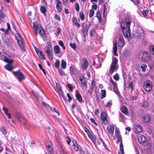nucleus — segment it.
Segmentation results:
<instances>
[{
  "mask_svg": "<svg viewBox=\"0 0 154 154\" xmlns=\"http://www.w3.org/2000/svg\"><path fill=\"white\" fill-rule=\"evenodd\" d=\"M32 28L33 32L36 36L37 35V31H38L40 36L43 38H44L45 34L43 28L40 24L36 22H34Z\"/></svg>",
  "mask_w": 154,
  "mask_h": 154,
  "instance_id": "f257e3e1",
  "label": "nucleus"
},
{
  "mask_svg": "<svg viewBox=\"0 0 154 154\" xmlns=\"http://www.w3.org/2000/svg\"><path fill=\"white\" fill-rule=\"evenodd\" d=\"M118 62L117 59L116 58L113 57L112 63L110 66L109 71V73L111 74L114 72L116 71L118 69L117 68H118V66H117Z\"/></svg>",
  "mask_w": 154,
  "mask_h": 154,
  "instance_id": "f03ea898",
  "label": "nucleus"
},
{
  "mask_svg": "<svg viewBox=\"0 0 154 154\" xmlns=\"http://www.w3.org/2000/svg\"><path fill=\"white\" fill-rule=\"evenodd\" d=\"M130 26H126L125 25L123 27L121 24V28L123 34L125 37L127 38H129L131 35Z\"/></svg>",
  "mask_w": 154,
  "mask_h": 154,
  "instance_id": "7ed1b4c3",
  "label": "nucleus"
},
{
  "mask_svg": "<svg viewBox=\"0 0 154 154\" xmlns=\"http://www.w3.org/2000/svg\"><path fill=\"white\" fill-rule=\"evenodd\" d=\"M15 37L17 42L19 45L21 50L24 51H25L24 44L20 38V35L18 33H17L15 35Z\"/></svg>",
  "mask_w": 154,
  "mask_h": 154,
  "instance_id": "20e7f679",
  "label": "nucleus"
},
{
  "mask_svg": "<svg viewBox=\"0 0 154 154\" xmlns=\"http://www.w3.org/2000/svg\"><path fill=\"white\" fill-rule=\"evenodd\" d=\"M13 74L19 81L20 82L25 79L24 75L19 69L16 71H13Z\"/></svg>",
  "mask_w": 154,
  "mask_h": 154,
  "instance_id": "39448f33",
  "label": "nucleus"
},
{
  "mask_svg": "<svg viewBox=\"0 0 154 154\" xmlns=\"http://www.w3.org/2000/svg\"><path fill=\"white\" fill-rule=\"evenodd\" d=\"M143 88L146 91H149L152 88V83L149 80H147L145 82Z\"/></svg>",
  "mask_w": 154,
  "mask_h": 154,
  "instance_id": "423d86ee",
  "label": "nucleus"
},
{
  "mask_svg": "<svg viewBox=\"0 0 154 154\" xmlns=\"http://www.w3.org/2000/svg\"><path fill=\"white\" fill-rule=\"evenodd\" d=\"M131 23V21L130 19L128 17H126L122 20L121 24L124 27L125 25L126 26H130Z\"/></svg>",
  "mask_w": 154,
  "mask_h": 154,
  "instance_id": "0eeeda50",
  "label": "nucleus"
},
{
  "mask_svg": "<svg viewBox=\"0 0 154 154\" xmlns=\"http://www.w3.org/2000/svg\"><path fill=\"white\" fill-rule=\"evenodd\" d=\"M131 23V21L130 19L128 17H126L122 20L121 24L124 27L125 25L126 26H130Z\"/></svg>",
  "mask_w": 154,
  "mask_h": 154,
  "instance_id": "6e6552de",
  "label": "nucleus"
},
{
  "mask_svg": "<svg viewBox=\"0 0 154 154\" xmlns=\"http://www.w3.org/2000/svg\"><path fill=\"white\" fill-rule=\"evenodd\" d=\"M151 60L150 56L147 52L143 53L142 57V60L143 61L147 62Z\"/></svg>",
  "mask_w": 154,
  "mask_h": 154,
  "instance_id": "1a4fd4ad",
  "label": "nucleus"
},
{
  "mask_svg": "<svg viewBox=\"0 0 154 154\" xmlns=\"http://www.w3.org/2000/svg\"><path fill=\"white\" fill-rule=\"evenodd\" d=\"M15 117L19 121L23 122V124L25 125L27 124V121L24 118L20 115L19 113H17L16 114Z\"/></svg>",
  "mask_w": 154,
  "mask_h": 154,
  "instance_id": "9d476101",
  "label": "nucleus"
},
{
  "mask_svg": "<svg viewBox=\"0 0 154 154\" xmlns=\"http://www.w3.org/2000/svg\"><path fill=\"white\" fill-rule=\"evenodd\" d=\"M134 130L136 133H139L141 132L142 128L140 125L135 124L134 125Z\"/></svg>",
  "mask_w": 154,
  "mask_h": 154,
  "instance_id": "9b49d317",
  "label": "nucleus"
},
{
  "mask_svg": "<svg viewBox=\"0 0 154 154\" xmlns=\"http://www.w3.org/2000/svg\"><path fill=\"white\" fill-rule=\"evenodd\" d=\"M118 45L119 47L122 48L124 45V41L123 36L120 35L118 40Z\"/></svg>",
  "mask_w": 154,
  "mask_h": 154,
  "instance_id": "f8f14e48",
  "label": "nucleus"
},
{
  "mask_svg": "<svg viewBox=\"0 0 154 154\" xmlns=\"http://www.w3.org/2000/svg\"><path fill=\"white\" fill-rule=\"evenodd\" d=\"M101 118L105 125L107 124L108 121L107 119V116L106 113L105 112L103 111L102 112Z\"/></svg>",
  "mask_w": 154,
  "mask_h": 154,
  "instance_id": "ddd939ff",
  "label": "nucleus"
},
{
  "mask_svg": "<svg viewBox=\"0 0 154 154\" xmlns=\"http://www.w3.org/2000/svg\"><path fill=\"white\" fill-rule=\"evenodd\" d=\"M137 139L139 142L140 144H142L145 142L146 139L143 135L139 134L137 136Z\"/></svg>",
  "mask_w": 154,
  "mask_h": 154,
  "instance_id": "4468645a",
  "label": "nucleus"
},
{
  "mask_svg": "<svg viewBox=\"0 0 154 154\" xmlns=\"http://www.w3.org/2000/svg\"><path fill=\"white\" fill-rule=\"evenodd\" d=\"M82 60L83 61V63L82 64V68L84 70L86 69L88 66V63L87 59L85 58H83Z\"/></svg>",
  "mask_w": 154,
  "mask_h": 154,
  "instance_id": "2eb2a0df",
  "label": "nucleus"
},
{
  "mask_svg": "<svg viewBox=\"0 0 154 154\" xmlns=\"http://www.w3.org/2000/svg\"><path fill=\"white\" fill-rule=\"evenodd\" d=\"M72 24L74 26H76L77 28H79L80 26V24L78 22L77 18L75 17H73L72 19Z\"/></svg>",
  "mask_w": 154,
  "mask_h": 154,
  "instance_id": "dca6fc26",
  "label": "nucleus"
},
{
  "mask_svg": "<svg viewBox=\"0 0 154 154\" xmlns=\"http://www.w3.org/2000/svg\"><path fill=\"white\" fill-rule=\"evenodd\" d=\"M84 24L85 23H83L82 26V27H83L82 32L84 34V37L85 38L88 34V29H87V25H86L85 26L83 27V26Z\"/></svg>",
  "mask_w": 154,
  "mask_h": 154,
  "instance_id": "f3484780",
  "label": "nucleus"
},
{
  "mask_svg": "<svg viewBox=\"0 0 154 154\" xmlns=\"http://www.w3.org/2000/svg\"><path fill=\"white\" fill-rule=\"evenodd\" d=\"M122 138L121 137H118L117 139V141H120V149L121 151L122 154H124V151L123 150V145L122 142Z\"/></svg>",
  "mask_w": 154,
  "mask_h": 154,
  "instance_id": "a211bd4d",
  "label": "nucleus"
},
{
  "mask_svg": "<svg viewBox=\"0 0 154 154\" xmlns=\"http://www.w3.org/2000/svg\"><path fill=\"white\" fill-rule=\"evenodd\" d=\"M114 130V126L113 125H111L109 127L107 128V130L108 132L111 134H113Z\"/></svg>",
  "mask_w": 154,
  "mask_h": 154,
  "instance_id": "6ab92c4d",
  "label": "nucleus"
},
{
  "mask_svg": "<svg viewBox=\"0 0 154 154\" xmlns=\"http://www.w3.org/2000/svg\"><path fill=\"white\" fill-rule=\"evenodd\" d=\"M150 117L149 115L146 114L143 117L142 119L143 121L145 123L148 122L150 120Z\"/></svg>",
  "mask_w": 154,
  "mask_h": 154,
  "instance_id": "aec40b11",
  "label": "nucleus"
},
{
  "mask_svg": "<svg viewBox=\"0 0 154 154\" xmlns=\"http://www.w3.org/2000/svg\"><path fill=\"white\" fill-rule=\"evenodd\" d=\"M134 35L135 38L140 37L141 36V31L140 30H137L135 32H134Z\"/></svg>",
  "mask_w": 154,
  "mask_h": 154,
  "instance_id": "412c9836",
  "label": "nucleus"
},
{
  "mask_svg": "<svg viewBox=\"0 0 154 154\" xmlns=\"http://www.w3.org/2000/svg\"><path fill=\"white\" fill-rule=\"evenodd\" d=\"M61 2L56 3V7L58 12L60 13L61 11L62 7H61Z\"/></svg>",
  "mask_w": 154,
  "mask_h": 154,
  "instance_id": "4be33fe9",
  "label": "nucleus"
},
{
  "mask_svg": "<svg viewBox=\"0 0 154 154\" xmlns=\"http://www.w3.org/2000/svg\"><path fill=\"white\" fill-rule=\"evenodd\" d=\"M121 111L125 114L128 115V111L127 108L125 106H124L121 108Z\"/></svg>",
  "mask_w": 154,
  "mask_h": 154,
  "instance_id": "5701e85b",
  "label": "nucleus"
},
{
  "mask_svg": "<svg viewBox=\"0 0 154 154\" xmlns=\"http://www.w3.org/2000/svg\"><path fill=\"white\" fill-rule=\"evenodd\" d=\"M113 53L115 55L117 56L118 54L117 53V43L116 42L113 44Z\"/></svg>",
  "mask_w": 154,
  "mask_h": 154,
  "instance_id": "b1692460",
  "label": "nucleus"
},
{
  "mask_svg": "<svg viewBox=\"0 0 154 154\" xmlns=\"http://www.w3.org/2000/svg\"><path fill=\"white\" fill-rule=\"evenodd\" d=\"M109 81L112 84L113 86L114 91L115 92V90L117 88V84L114 81L112 78H110Z\"/></svg>",
  "mask_w": 154,
  "mask_h": 154,
  "instance_id": "393cba45",
  "label": "nucleus"
},
{
  "mask_svg": "<svg viewBox=\"0 0 154 154\" xmlns=\"http://www.w3.org/2000/svg\"><path fill=\"white\" fill-rule=\"evenodd\" d=\"M54 50L55 53L56 54H58L60 52V48L58 45H56L54 47Z\"/></svg>",
  "mask_w": 154,
  "mask_h": 154,
  "instance_id": "a878e982",
  "label": "nucleus"
},
{
  "mask_svg": "<svg viewBox=\"0 0 154 154\" xmlns=\"http://www.w3.org/2000/svg\"><path fill=\"white\" fill-rule=\"evenodd\" d=\"M45 49L46 52L52 51L51 45L47 43L46 44V47H45Z\"/></svg>",
  "mask_w": 154,
  "mask_h": 154,
  "instance_id": "bb28decb",
  "label": "nucleus"
},
{
  "mask_svg": "<svg viewBox=\"0 0 154 154\" xmlns=\"http://www.w3.org/2000/svg\"><path fill=\"white\" fill-rule=\"evenodd\" d=\"M77 92L76 94V97L78 99V100L79 102H81L82 100V97L81 94L79 93L78 91H76Z\"/></svg>",
  "mask_w": 154,
  "mask_h": 154,
  "instance_id": "cd10ccee",
  "label": "nucleus"
},
{
  "mask_svg": "<svg viewBox=\"0 0 154 154\" xmlns=\"http://www.w3.org/2000/svg\"><path fill=\"white\" fill-rule=\"evenodd\" d=\"M85 131L87 133L89 137L92 140L93 139V137L90 132V131H89L88 129L86 128L85 130Z\"/></svg>",
  "mask_w": 154,
  "mask_h": 154,
  "instance_id": "c85d7f7f",
  "label": "nucleus"
},
{
  "mask_svg": "<svg viewBox=\"0 0 154 154\" xmlns=\"http://www.w3.org/2000/svg\"><path fill=\"white\" fill-rule=\"evenodd\" d=\"M100 94L101 95L100 96V97L101 99H103V98L105 97H106V91L104 90H102L101 91V93H100Z\"/></svg>",
  "mask_w": 154,
  "mask_h": 154,
  "instance_id": "c756f323",
  "label": "nucleus"
},
{
  "mask_svg": "<svg viewBox=\"0 0 154 154\" xmlns=\"http://www.w3.org/2000/svg\"><path fill=\"white\" fill-rule=\"evenodd\" d=\"M5 68L8 71H11L14 68V67L8 64H7L5 66Z\"/></svg>",
  "mask_w": 154,
  "mask_h": 154,
  "instance_id": "7c9ffc66",
  "label": "nucleus"
},
{
  "mask_svg": "<svg viewBox=\"0 0 154 154\" xmlns=\"http://www.w3.org/2000/svg\"><path fill=\"white\" fill-rule=\"evenodd\" d=\"M149 12V10H143V11H142V13L144 17L146 18H147V15L148 14Z\"/></svg>",
  "mask_w": 154,
  "mask_h": 154,
  "instance_id": "2f4dec72",
  "label": "nucleus"
},
{
  "mask_svg": "<svg viewBox=\"0 0 154 154\" xmlns=\"http://www.w3.org/2000/svg\"><path fill=\"white\" fill-rule=\"evenodd\" d=\"M46 52L47 53L49 58L51 60H52L53 59V56L52 54V51H51Z\"/></svg>",
  "mask_w": 154,
  "mask_h": 154,
  "instance_id": "473e14b6",
  "label": "nucleus"
},
{
  "mask_svg": "<svg viewBox=\"0 0 154 154\" xmlns=\"http://www.w3.org/2000/svg\"><path fill=\"white\" fill-rule=\"evenodd\" d=\"M40 10L41 12L43 13L44 15L46 14V9L45 6H42L40 8Z\"/></svg>",
  "mask_w": 154,
  "mask_h": 154,
  "instance_id": "72a5a7b5",
  "label": "nucleus"
},
{
  "mask_svg": "<svg viewBox=\"0 0 154 154\" xmlns=\"http://www.w3.org/2000/svg\"><path fill=\"white\" fill-rule=\"evenodd\" d=\"M112 105V100H110L108 101L106 104L105 105V107L106 108H110Z\"/></svg>",
  "mask_w": 154,
  "mask_h": 154,
  "instance_id": "f704fd0d",
  "label": "nucleus"
},
{
  "mask_svg": "<svg viewBox=\"0 0 154 154\" xmlns=\"http://www.w3.org/2000/svg\"><path fill=\"white\" fill-rule=\"evenodd\" d=\"M66 62L64 60H61V67L63 69H65L66 68Z\"/></svg>",
  "mask_w": 154,
  "mask_h": 154,
  "instance_id": "c9c22d12",
  "label": "nucleus"
},
{
  "mask_svg": "<svg viewBox=\"0 0 154 154\" xmlns=\"http://www.w3.org/2000/svg\"><path fill=\"white\" fill-rule=\"evenodd\" d=\"M97 17L99 20V22L101 23H102L101 15L100 12L99 11L97 12Z\"/></svg>",
  "mask_w": 154,
  "mask_h": 154,
  "instance_id": "e433bc0d",
  "label": "nucleus"
},
{
  "mask_svg": "<svg viewBox=\"0 0 154 154\" xmlns=\"http://www.w3.org/2000/svg\"><path fill=\"white\" fill-rule=\"evenodd\" d=\"M79 17L80 18L81 20L83 21V20L85 18V15L82 11H80L79 13Z\"/></svg>",
  "mask_w": 154,
  "mask_h": 154,
  "instance_id": "4c0bfd02",
  "label": "nucleus"
},
{
  "mask_svg": "<svg viewBox=\"0 0 154 154\" xmlns=\"http://www.w3.org/2000/svg\"><path fill=\"white\" fill-rule=\"evenodd\" d=\"M40 58H42L43 60H45L46 59V57H45V55L44 53L42 51L40 52L39 55H38Z\"/></svg>",
  "mask_w": 154,
  "mask_h": 154,
  "instance_id": "58836bf2",
  "label": "nucleus"
},
{
  "mask_svg": "<svg viewBox=\"0 0 154 154\" xmlns=\"http://www.w3.org/2000/svg\"><path fill=\"white\" fill-rule=\"evenodd\" d=\"M114 79L116 81H118L119 79V76L118 73L116 74L113 76Z\"/></svg>",
  "mask_w": 154,
  "mask_h": 154,
  "instance_id": "ea45409f",
  "label": "nucleus"
},
{
  "mask_svg": "<svg viewBox=\"0 0 154 154\" xmlns=\"http://www.w3.org/2000/svg\"><path fill=\"white\" fill-rule=\"evenodd\" d=\"M0 130L3 134L5 135L6 134V129L5 127H2Z\"/></svg>",
  "mask_w": 154,
  "mask_h": 154,
  "instance_id": "a19ab883",
  "label": "nucleus"
},
{
  "mask_svg": "<svg viewBox=\"0 0 154 154\" xmlns=\"http://www.w3.org/2000/svg\"><path fill=\"white\" fill-rule=\"evenodd\" d=\"M95 86V84L94 83V80H93L91 82V87L90 88V89H91V90H94V89Z\"/></svg>",
  "mask_w": 154,
  "mask_h": 154,
  "instance_id": "79ce46f5",
  "label": "nucleus"
},
{
  "mask_svg": "<svg viewBox=\"0 0 154 154\" xmlns=\"http://www.w3.org/2000/svg\"><path fill=\"white\" fill-rule=\"evenodd\" d=\"M94 12L92 9H91L90 11L89 17H93L94 14Z\"/></svg>",
  "mask_w": 154,
  "mask_h": 154,
  "instance_id": "37998d69",
  "label": "nucleus"
},
{
  "mask_svg": "<svg viewBox=\"0 0 154 154\" xmlns=\"http://www.w3.org/2000/svg\"><path fill=\"white\" fill-rule=\"evenodd\" d=\"M38 66L39 67V68L43 72L44 74L45 75H46V73L45 70L43 68L41 64H39L38 65Z\"/></svg>",
  "mask_w": 154,
  "mask_h": 154,
  "instance_id": "c03bdc74",
  "label": "nucleus"
},
{
  "mask_svg": "<svg viewBox=\"0 0 154 154\" xmlns=\"http://www.w3.org/2000/svg\"><path fill=\"white\" fill-rule=\"evenodd\" d=\"M59 45L62 47L65 50V47L64 45V43L62 41H60L59 42Z\"/></svg>",
  "mask_w": 154,
  "mask_h": 154,
  "instance_id": "a18cd8bd",
  "label": "nucleus"
},
{
  "mask_svg": "<svg viewBox=\"0 0 154 154\" xmlns=\"http://www.w3.org/2000/svg\"><path fill=\"white\" fill-rule=\"evenodd\" d=\"M128 88H130L131 89V91H132L133 89V82H129L128 86Z\"/></svg>",
  "mask_w": 154,
  "mask_h": 154,
  "instance_id": "49530a36",
  "label": "nucleus"
},
{
  "mask_svg": "<svg viewBox=\"0 0 154 154\" xmlns=\"http://www.w3.org/2000/svg\"><path fill=\"white\" fill-rule=\"evenodd\" d=\"M70 47L73 48L74 50H75L76 48L75 44V43H71L69 45Z\"/></svg>",
  "mask_w": 154,
  "mask_h": 154,
  "instance_id": "de8ad7c7",
  "label": "nucleus"
},
{
  "mask_svg": "<svg viewBox=\"0 0 154 154\" xmlns=\"http://www.w3.org/2000/svg\"><path fill=\"white\" fill-rule=\"evenodd\" d=\"M60 66V61L59 60H57L55 63V67L56 68H58Z\"/></svg>",
  "mask_w": 154,
  "mask_h": 154,
  "instance_id": "09e8293b",
  "label": "nucleus"
},
{
  "mask_svg": "<svg viewBox=\"0 0 154 154\" xmlns=\"http://www.w3.org/2000/svg\"><path fill=\"white\" fill-rule=\"evenodd\" d=\"M149 49L151 52L154 55V46H150Z\"/></svg>",
  "mask_w": 154,
  "mask_h": 154,
  "instance_id": "8fccbe9b",
  "label": "nucleus"
},
{
  "mask_svg": "<svg viewBox=\"0 0 154 154\" xmlns=\"http://www.w3.org/2000/svg\"><path fill=\"white\" fill-rule=\"evenodd\" d=\"M82 84L85 87V88H86L87 87V81L85 79H83V81L81 82Z\"/></svg>",
  "mask_w": 154,
  "mask_h": 154,
  "instance_id": "3c124183",
  "label": "nucleus"
},
{
  "mask_svg": "<svg viewBox=\"0 0 154 154\" xmlns=\"http://www.w3.org/2000/svg\"><path fill=\"white\" fill-rule=\"evenodd\" d=\"M147 67V66L146 65L143 64L141 66V68L142 69V71L143 72L145 71L146 68Z\"/></svg>",
  "mask_w": 154,
  "mask_h": 154,
  "instance_id": "603ef678",
  "label": "nucleus"
},
{
  "mask_svg": "<svg viewBox=\"0 0 154 154\" xmlns=\"http://www.w3.org/2000/svg\"><path fill=\"white\" fill-rule=\"evenodd\" d=\"M58 72L59 73L60 75L61 76H64L65 75V74L64 72L62 70L60 69L58 71Z\"/></svg>",
  "mask_w": 154,
  "mask_h": 154,
  "instance_id": "864d4df0",
  "label": "nucleus"
},
{
  "mask_svg": "<svg viewBox=\"0 0 154 154\" xmlns=\"http://www.w3.org/2000/svg\"><path fill=\"white\" fill-rule=\"evenodd\" d=\"M67 96L68 98V101L69 102L70 101L72 100V98L71 96L68 93L67 94Z\"/></svg>",
  "mask_w": 154,
  "mask_h": 154,
  "instance_id": "5fc2aeb1",
  "label": "nucleus"
},
{
  "mask_svg": "<svg viewBox=\"0 0 154 154\" xmlns=\"http://www.w3.org/2000/svg\"><path fill=\"white\" fill-rule=\"evenodd\" d=\"M67 85L69 90L70 91H72L73 89V87L72 85L70 84H68Z\"/></svg>",
  "mask_w": 154,
  "mask_h": 154,
  "instance_id": "6e6d98bb",
  "label": "nucleus"
},
{
  "mask_svg": "<svg viewBox=\"0 0 154 154\" xmlns=\"http://www.w3.org/2000/svg\"><path fill=\"white\" fill-rule=\"evenodd\" d=\"M75 9L77 11H79V6L78 3H77L75 6Z\"/></svg>",
  "mask_w": 154,
  "mask_h": 154,
  "instance_id": "4d7b16f0",
  "label": "nucleus"
},
{
  "mask_svg": "<svg viewBox=\"0 0 154 154\" xmlns=\"http://www.w3.org/2000/svg\"><path fill=\"white\" fill-rule=\"evenodd\" d=\"M92 8L94 10H97V5L96 4H94L92 6Z\"/></svg>",
  "mask_w": 154,
  "mask_h": 154,
  "instance_id": "13d9d810",
  "label": "nucleus"
},
{
  "mask_svg": "<svg viewBox=\"0 0 154 154\" xmlns=\"http://www.w3.org/2000/svg\"><path fill=\"white\" fill-rule=\"evenodd\" d=\"M54 18L56 20H57L59 21H60V17L59 16H58L57 14H56L55 15Z\"/></svg>",
  "mask_w": 154,
  "mask_h": 154,
  "instance_id": "bf43d9fd",
  "label": "nucleus"
},
{
  "mask_svg": "<svg viewBox=\"0 0 154 154\" xmlns=\"http://www.w3.org/2000/svg\"><path fill=\"white\" fill-rule=\"evenodd\" d=\"M93 91L94 90H91V89H89V90H88V92L90 96L92 95V92H93Z\"/></svg>",
  "mask_w": 154,
  "mask_h": 154,
  "instance_id": "052dcab7",
  "label": "nucleus"
},
{
  "mask_svg": "<svg viewBox=\"0 0 154 154\" xmlns=\"http://www.w3.org/2000/svg\"><path fill=\"white\" fill-rule=\"evenodd\" d=\"M90 120L92 123L96 125H97V124L95 122V120L94 118H91Z\"/></svg>",
  "mask_w": 154,
  "mask_h": 154,
  "instance_id": "680f3d73",
  "label": "nucleus"
},
{
  "mask_svg": "<svg viewBox=\"0 0 154 154\" xmlns=\"http://www.w3.org/2000/svg\"><path fill=\"white\" fill-rule=\"evenodd\" d=\"M56 86H57V88L58 91H59L61 90L60 86L58 84V83L56 84Z\"/></svg>",
  "mask_w": 154,
  "mask_h": 154,
  "instance_id": "e2e57ef3",
  "label": "nucleus"
},
{
  "mask_svg": "<svg viewBox=\"0 0 154 154\" xmlns=\"http://www.w3.org/2000/svg\"><path fill=\"white\" fill-rule=\"evenodd\" d=\"M3 56L5 58L4 59V61L8 63V62L9 59L5 56Z\"/></svg>",
  "mask_w": 154,
  "mask_h": 154,
  "instance_id": "0e129e2a",
  "label": "nucleus"
},
{
  "mask_svg": "<svg viewBox=\"0 0 154 154\" xmlns=\"http://www.w3.org/2000/svg\"><path fill=\"white\" fill-rule=\"evenodd\" d=\"M122 74H123L124 79H125V78H126V73L124 71H122Z\"/></svg>",
  "mask_w": 154,
  "mask_h": 154,
  "instance_id": "69168bd1",
  "label": "nucleus"
},
{
  "mask_svg": "<svg viewBox=\"0 0 154 154\" xmlns=\"http://www.w3.org/2000/svg\"><path fill=\"white\" fill-rule=\"evenodd\" d=\"M3 110L4 111L5 113L7 115V114H9L8 112V110L7 109H5L4 107H3Z\"/></svg>",
  "mask_w": 154,
  "mask_h": 154,
  "instance_id": "338daca9",
  "label": "nucleus"
},
{
  "mask_svg": "<svg viewBox=\"0 0 154 154\" xmlns=\"http://www.w3.org/2000/svg\"><path fill=\"white\" fill-rule=\"evenodd\" d=\"M99 110L98 109H96L94 111V114L95 115H98L99 113Z\"/></svg>",
  "mask_w": 154,
  "mask_h": 154,
  "instance_id": "774afa93",
  "label": "nucleus"
}]
</instances>
